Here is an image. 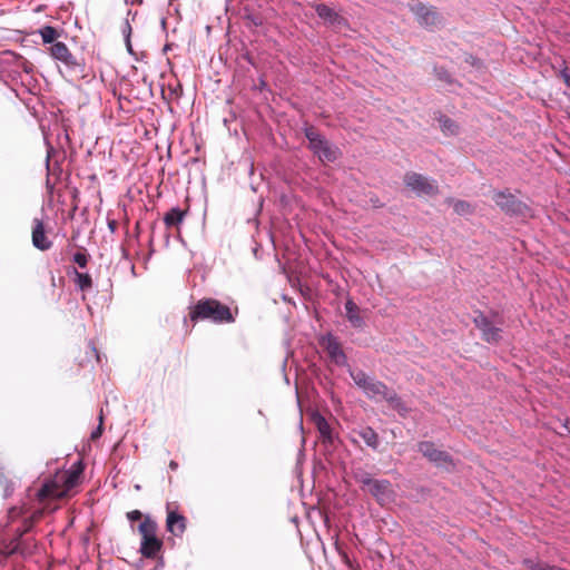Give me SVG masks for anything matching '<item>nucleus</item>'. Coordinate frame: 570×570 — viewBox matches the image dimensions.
<instances>
[{
    "label": "nucleus",
    "mask_w": 570,
    "mask_h": 570,
    "mask_svg": "<svg viewBox=\"0 0 570 570\" xmlns=\"http://www.w3.org/2000/svg\"><path fill=\"white\" fill-rule=\"evenodd\" d=\"M350 375L355 385L363 391L366 397L371 400H384L390 407L397 411L401 415H405L409 409L399 394L387 387L385 383L376 380L374 376L363 371H351Z\"/></svg>",
    "instance_id": "obj_1"
},
{
    "label": "nucleus",
    "mask_w": 570,
    "mask_h": 570,
    "mask_svg": "<svg viewBox=\"0 0 570 570\" xmlns=\"http://www.w3.org/2000/svg\"><path fill=\"white\" fill-rule=\"evenodd\" d=\"M190 321H210L216 324L234 323L235 317L227 305L214 298H205L197 302L189 312Z\"/></svg>",
    "instance_id": "obj_2"
},
{
    "label": "nucleus",
    "mask_w": 570,
    "mask_h": 570,
    "mask_svg": "<svg viewBox=\"0 0 570 570\" xmlns=\"http://www.w3.org/2000/svg\"><path fill=\"white\" fill-rule=\"evenodd\" d=\"M158 525L155 520L146 515L138 525L141 535L139 552L147 559H154L163 548V541L157 537Z\"/></svg>",
    "instance_id": "obj_3"
},
{
    "label": "nucleus",
    "mask_w": 570,
    "mask_h": 570,
    "mask_svg": "<svg viewBox=\"0 0 570 570\" xmlns=\"http://www.w3.org/2000/svg\"><path fill=\"white\" fill-rule=\"evenodd\" d=\"M305 137L309 142L311 150L322 161L333 163L340 156V149L325 139L324 136L308 127L305 129Z\"/></svg>",
    "instance_id": "obj_4"
},
{
    "label": "nucleus",
    "mask_w": 570,
    "mask_h": 570,
    "mask_svg": "<svg viewBox=\"0 0 570 570\" xmlns=\"http://www.w3.org/2000/svg\"><path fill=\"white\" fill-rule=\"evenodd\" d=\"M494 318H490L480 311L473 317V323L480 330L482 340L489 344H497L501 340L502 322L498 314L494 315Z\"/></svg>",
    "instance_id": "obj_5"
},
{
    "label": "nucleus",
    "mask_w": 570,
    "mask_h": 570,
    "mask_svg": "<svg viewBox=\"0 0 570 570\" xmlns=\"http://www.w3.org/2000/svg\"><path fill=\"white\" fill-rule=\"evenodd\" d=\"M420 26L432 29L443 23V18L435 7L425 3H415L410 7Z\"/></svg>",
    "instance_id": "obj_6"
},
{
    "label": "nucleus",
    "mask_w": 570,
    "mask_h": 570,
    "mask_svg": "<svg viewBox=\"0 0 570 570\" xmlns=\"http://www.w3.org/2000/svg\"><path fill=\"white\" fill-rule=\"evenodd\" d=\"M494 203L507 214L525 217L530 209L514 195L505 191H497L493 195Z\"/></svg>",
    "instance_id": "obj_7"
},
{
    "label": "nucleus",
    "mask_w": 570,
    "mask_h": 570,
    "mask_svg": "<svg viewBox=\"0 0 570 570\" xmlns=\"http://www.w3.org/2000/svg\"><path fill=\"white\" fill-rule=\"evenodd\" d=\"M404 184L417 196H433L438 194V185L435 180L430 179L421 174L407 173L404 176Z\"/></svg>",
    "instance_id": "obj_8"
},
{
    "label": "nucleus",
    "mask_w": 570,
    "mask_h": 570,
    "mask_svg": "<svg viewBox=\"0 0 570 570\" xmlns=\"http://www.w3.org/2000/svg\"><path fill=\"white\" fill-rule=\"evenodd\" d=\"M49 53L52 59L60 61L69 70H76L81 67L65 42L57 41L51 45Z\"/></svg>",
    "instance_id": "obj_9"
},
{
    "label": "nucleus",
    "mask_w": 570,
    "mask_h": 570,
    "mask_svg": "<svg viewBox=\"0 0 570 570\" xmlns=\"http://www.w3.org/2000/svg\"><path fill=\"white\" fill-rule=\"evenodd\" d=\"M368 492L381 505L392 502L395 495L392 483L389 480L383 479H376L370 488Z\"/></svg>",
    "instance_id": "obj_10"
},
{
    "label": "nucleus",
    "mask_w": 570,
    "mask_h": 570,
    "mask_svg": "<svg viewBox=\"0 0 570 570\" xmlns=\"http://www.w3.org/2000/svg\"><path fill=\"white\" fill-rule=\"evenodd\" d=\"M419 451L429 461L435 463L439 466H445L451 462L450 455L445 451H441L435 448L434 443L429 441H423L419 443Z\"/></svg>",
    "instance_id": "obj_11"
},
{
    "label": "nucleus",
    "mask_w": 570,
    "mask_h": 570,
    "mask_svg": "<svg viewBox=\"0 0 570 570\" xmlns=\"http://www.w3.org/2000/svg\"><path fill=\"white\" fill-rule=\"evenodd\" d=\"M322 341L330 358L336 365L344 366L347 364V357L335 336L327 334L323 337Z\"/></svg>",
    "instance_id": "obj_12"
},
{
    "label": "nucleus",
    "mask_w": 570,
    "mask_h": 570,
    "mask_svg": "<svg viewBox=\"0 0 570 570\" xmlns=\"http://www.w3.org/2000/svg\"><path fill=\"white\" fill-rule=\"evenodd\" d=\"M32 245L39 250H48L52 246V242L46 236L43 222L40 218L32 220Z\"/></svg>",
    "instance_id": "obj_13"
},
{
    "label": "nucleus",
    "mask_w": 570,
    "mask_h": 570,
    "mask_svg": "<svg viewBox=\"0 0 570 570\" xmlns=\"http://www.w3.org/2000/svg\"><path fill=\"white\" fill-rule=\"evenodd\" d=\"M166 529L175 537H181L186 530V518L176 511H168Z\"/></svg>",
    "instance_id": "obj_14"
},
{
    "label": "nucleus",
    "mask_w": 570,
    "mask_h": 570,
    "mask_svg": "<svg viewBox=\"0 0 570 570\" xmlns=\"http://www.w3.org/2000/svg\"><path fill=\"white\" fill-rule=\"evenodd\" d=\"M314 9L317 16L328 24L342 26L346 24V20L340 16L334 9L327 7L324 3L314 4Z\"/></svg>",
    "instance_id": "obj_15"
},
{
    "label": "nucleus",
    "mask_w": 570,
    "mask_h": 570,
    "mask_svg": "<svg viewBox=\"0 0 570 570\" xmlns=\"http://www.w3.org/2000/svg\"><path fill=\"white\" fill-rule=\"evenodd\" d=\"M312 420L320 433V436L323 441V443H333V434L332 429L327 420L320 413H314L312 415Z\"/></svg>",
    "instance_id": "obj_16"
},
{
    "label": "nucleus",
    "mask_w": 570,
    "mask_h": 570,
    "mask_svg": "<svg viewBox=\"0 0 570 570\" xmlns=\"http://www.w3.org/2000/svg\"><path fill=\"white\" fill-rule=\"evenodd\" d=\"M345 315L351 325L355 328H363L365 325L364 318L360 315L358 306L348 298L345 302Z\"/></svg>",
    "instance_id": "obj_17"
},
{
    "label": "nucleus",
    "mask_w": 570,
    "mask_h": 570,
    "mask_svg": "<svg viewBox=\"0 0 570 570\" xmlns=\"http://www.w3.org/2000/svg\"><path fill=\"white\" fill-rule=\"evenodd\" d=\"M185 215L186 213L181 210L179 207H174L168 213L165 214L164 224L168 228L179 226L183 223Z\"/></svg>",
    "instance_id": "obj_18"
},
{
    "label": "nucleus",
    "mask_w": 570,
    "mask_h": 570,
    "mask_svg": "<svg viewBox=\"0 0 570 570\" xmlns=\"http://www.w3.org/2000/svg\"><path fill=\"white\" fill-rule=\"evenodd\" d=\"M356 433L367 446L372 448L373 450L377 449L379 435L371 426L362 428L361 430L356 431Z\"/></svg>",
    "instance_id": "obj_19"
},
{
    "label": "nucleus",
    "mask_w": 570,
    "mask_h": 570,
    "mask_svg": "<svg viewBox=\"0 0 570 570\" xmlns=\"http://www.w3.org/2000/svg\"><path fill=\"white\" fill-rule=\"evenodd\" d=\"M73 283L81 292H87L92 287V278L88 273H80L76 268L72 269Z\"/></svg>",
    "instance_id": "obj_20"
},
{
    "label": "nucleus",
    "mask_w": 570,
    "mask_h": 570,
    "mask_svg": "<svg viewBox=\"0 0 570 570\" xmlns=\"http://www.w3.org/2000/svg\"><path fill=\"white\" fill-rule=\"evenodd\" d=\"M38 33L41 37L42 42L45 45H53L55 42H57L56 40L60 37L58 30L49 24L41 27L38 30Z\"/></svg>",
    "instance_id": "obj_21"
},
{
    "label": "nucleus",
    "mask_w": 570,
    "mask_h": 570,
    "mask_svg": "<svg viewBox=\"0 0 570 570\" xmlns=\"http://www.w3.org/2000/svg\"><path fill=\"white\" fill-rule=\"evenodd\" d=\"M39 501L45 500L48 497H61L62 493L58 492L55 484L45 483L36 493Z\"/></svg>",
    "instance_id": "obj_22"
},
{
    "label": "nucleus",
    "mask_w": 570,
    "mask_h": 570,
    "mask_svg": "<svg viewBox=\"0 0 570 570\" xmlns=\"http://www.w3.org/2000/svg\"><path fill=\"white\" fill-rule=\"evenodd\" d=\"M449 204H452L453 210L458 215H462V216L470 215L473 212V208H472L471 204L465 202V200L449 199Z\"/></svg>",
    "instance_id": "obj_23"
},
{
    "label": "nucleus",
    "mask_w": 570,
    "mask_h": 570,
    "mask_svg": "<svg viewBox=\"0 0 570 570\" xmlns=\"http://www.w3.org/2000/svg\"><path fill=\"white\" fill-rule=\"evenodd\" d=\"M439 125L441 130L446 135H454L458 131L456 124L446 116L439 117Z\"/></svg>",
    "instance_id": "obj_24"
},
{
    "label": "nucleus",
    "mask_w": 570,
    "mask_h": 570,
    "mask_svg": "<svg viewBox=\"0 0 570 570\" xmlns=\"http://www.w3.org/2000/svg\"><path fill=\"white\" fill-rule=\"evenodd\" d=\"M523 563L525 564V567L529 570H563V569L558 568L556 566H550V564H547V563H543V562H540V561H535V560H532V559H525L523 561Z\"/></svg>",
    "instance_id": "obj_25"
},
{
    "label": "nucleus",
    "mask_w": 570,
    "mask_h": 570,
    "mask_svg": "<svg viewBox=\"0 0 570 570\" xmlns=\"http://www.w3.org/2000/svg\"><path fill=\"white\" fill-rule=\"evenodd\" d=\"M354 478H355L356 482H358L362 485V488H367V490H370V488L376 480V479H373L368 472H365L363 470L357 471L354 474Z\"/></svg>",
    "instance_id": "obj_26"
},
{
    "label": "nucleus",
    "mask_w": 570,
    "mask_h": 570,
    "mask_svg": "<svg viewBox=\"0 0 570 570\" xmlns=\"http://www.w3.org/2000/svg\"><path fill=\"white\" fill-rule=\"evenodd\" d=\"M72 262L80 268H85L89 262V255L83 252H77L72 255Z\"/></svg>",
    "instance_id": "obj_27"
},
{
    "label": "nucleus",
    "mask_w": 570,
    "mask_h": 570,
    "mask_svg": "<svg viewBox=\"0 0 570 570\" xmlns=\"http://www.w3.org/2000/svg\"><path fill=\"white\" fill-rule=\"evenodd\" d=\"M80 472L81 470L71 471L67 474L65 482L69 488L73 487L77 483Z\"/></svg>",
    "instance_id": "obj_28"
},
{
    "label": "nucleus",
    "mask_w": 570,
    "mask_h": 570,
    "mask_svg": "<svg viewBox=\"0 0 570 570\" xmlns=\"http://www.w3.org/2000/svg\"><path fill=\"white\" fill-rule=\"evenodd\" d=\"M0 484L4 489V497L11 495L13 492V483L7 480L3 475H0Z\"/></svg>",
    "instance_id": "obj_29"
},
{
    "label": "nucleus",
    "mask_w": 570,
    "mask_h": 570,
    "mask_svg": "<svg viewBox=\"0 0 570 570\" xmlns=\"http://www.w3.org/2000/svg\"><path fill=\"white\" fill-rule=\"evenodd\" d=\"M121 32H122L125 42L129 43V39H131L132 29H131V26H130L128 19H126V21L124 22Z\"/></svg>",
    "instance_id": "obj_30"
},
{
    "label": "nucleus",
    "mask_w": 570,
    "mask_h": 570,
    "mask_svg": "<svg viewBox=\"0 0 570 570\" xmlns=\"http://www.w3.org/2000/svg\"><path fill=\"white\" fill-rule=\"evenodd\" d=\"M102 434V414L99 416V424L98 426L91 432L90 438L91 440H97Z\"/></svg>",
    "instance_id": "obj_31"
},
{
    "label": "nucleus",
    "mask_w": 570,
    "mask_h": 570,
    "mask_svg": "<svg viewBox=\"0 0 570 570\" xmlns=\"http://www.w3.org/2000/svg\"><path fill=\"white\" fill-rule=\"evenodd\" d=\"M560 77L563 79L567 87L570 88V71L567 67L560 70L559 72Z\"/></svg>",
    "instance_id": "obj_32"
},
{
    "label": "nucleus",
    "mask_w": 570,
    "mask_h": 570,
    "mask_svg": "<svg viewBox=\"0 0 570 570\" xmlns=\"http://www.w3.org/2000/svg\"><path fill=\"white\" fill-rule=\"evenodd\" d=\"M142 517L141 512L139 510H132L130 512L127 513V519L130 521V522H134V521H137V520H140Z\"/></svg>",
    "instance_id": "obj_33"
},
{
    "label": "nucleus",
    "mask_w": 570,
    "mask_h": 570,
    "mask_svg": "<svg viewBox=\"0 0 570 570\" xmlns=\"http://www.w3.org/2000/svg\"><path fill=\"white\" fill-rule=\"evenodd\" d=\"M436 75L441 80H444L446 82H451V77L444 69H436Z\"/></svg>",
    "instance_id": "obj_34"
},
{
    "label": "nucleus",
    "mask_w": 570,
    "mask_h": 570,
    "mask_svg": "<svg viewBox=\"0 0 570 570\" xmlns=\"http://www.w3.org/2000/svg\"><path fill=\"white\" fill-rule=\"evenodd\" d=\"M126 45V48H127V51L132 55L134 53V50H132V45H131V39H129V43L128 42H125Z\"/></svg>",
    "instance_id": "obj_35"
},
{
    "label": "nucleus",
    "mask_w": 570,
    "mask_h": 570,
    "mask_svg": "<svg viewBox=\"0 0 570 570\" xmlns=\"http://www.w3.org/2000/svg\"><path fill=\"white\" fill-rule=\"evenodd\" d=\"M116 226H117V224H116V222H115V220H110V222L108 223V227H109V229H110L111 232H115Z\"/></svg>",
    "instance_id": "obj_36"
},
{
    "label": "nucleus",
    "mask_w": 570,
    "mask_h": 570,
    "mask_svg": "<svg viewBox=\"0 0 570 570\" xmlns=\"http://www.w3.org/2000/svg\"><path fill=\"white\" fill-rule=\"evenodd\" d=\"M563 428L570 433V419L564 420Z\"/></svg>",
    "instance_id": "obj_37"
},
{
    "label": "nucleus",
    "mask_w": 570,
    "mask_h": 570,
    "mask_svg": "<svg viewBox=\"0 0 570 570\" xmlns=\"http://www.w3.org/2000/svg\"><path fill=\"white\" fill-rule=\"evenodd\" d=\"M169 466H170L171 469H177V463H176V462H174V461H171V462H170V464H169Z\"/></svg>",
    "instance_id": "obj_38"
},
{
    "label": "nucleus",
    "mask_w": 570,
    "mask_h": 570,
    "mask_svg": "<svg viewBox=\"0 0 570 570\" xmlns=\"http://www.w3.org/2000/svg\"><path fill=\"white\" fill-rule=\"evenodd\" d=\"M49 161H50V153L48 151V155H47V158H46L47 166H49Z\"/></svg>",
    "instance_id": "obj_39"
}]
</instances>
